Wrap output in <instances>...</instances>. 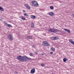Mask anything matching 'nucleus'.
<instances>
[{"label":"nucleus","mask_w":74,"mask_h":74,"mask_svg":"<svg viewBox=\"0 0 74 74\" xmlns=\"http://www.w3.org/2000/svg\"><path fill=\"white\" fill-rule=\"evenodd\" d=\"M4 24L5 25L7 26H8V27H10V24H8L6 23H5Z\"/></svg>","instance_id":"nucleus-19"},{"label":"nucleus","mask_w":74,"mask_h":74,"mask_svg":"<svg viewBox=\"0 0 74 74\" xmlns=\"http://www.w3.org/2000/svg\"><path fill=\"white\" fill-rule=\"evenodd\" d=\"M48 48H49V47H48Z\"/></svg>","instance_id":"nucleus-31"},{"label":"nucleus","mask_w":74,"mask_h":74,"mask_svg":"<svg viewBox=\"0 0 74 74\" xmlns=\"http://www.w3.org/2000/svg\"><path fill=\"white\" fill-rule=\"evenodd\" d=\"M64 30H65V31H66V32H67L68 33H70V30L66 29H64Z\"/></svg>","instance_id":"nucleus-10"},{"label":"nucleus","mask_w":74,"mask_h":74,"mask_svg":"<svg viewBox=\"0 0 74 74\" xmlns=\"http://www.w3.org/2000/svg\"><path fill=\"white\" fill-rule=\"evenodd\" d=\"M50 8L51 10H53V9L54 8L53 7V6H51L50 7Z\"/></svg>","instance_id":"nucleus-20"},{"label":"nucleus","mask_w":74,"mask_h":74,"mask_svg":"<svg viewBox=\"0 0 74 74\" xmlns=\"http://www.w3.org/2000/svg\"><path fill=\"white\" fill-rule=\"evenodd\" d=\"M23 12H24V13H25V12H26V11H25V10H23Z\"/></svg>","instance_id":"nucleus-24"},{"label":"nucleus","mask_w":74,"mask_h":74,"mask_svg":"<svg viewBox=\"0 0 74 74\" xmlns=\"http://www.w3.org/2000/svg\"><path fill=\"white\" fill-rule=\"evenodd\" d=\"M25 59H27H27H28V60H31L32 59L30 58H28V57H26H26H25Z\"/></svg>","instance_id":"nucleus-17"},{"label":"nucleus","mask_w":74,"mask_h":74,"mask_svg":"<svg viewBox=\"0 0 74 74\" xmlns=\"http://www.w3.org/2000/svg\"><path fill=\"white\" fill-rule=\"evenodd\" d=\"M49 32L51 33H56L59 31V30L54 28H50L48 29Z\"/></svg>","instance_id":"nucleus-2"},{"label":"nucleus","mask_w":74,"mask_h":74,"mask_svg":"<svg viewBox=\"0 0 74 74\" xmlns=\"http://www.w3.org/2000/svg\"><path fill=\"white\" fill-rule=\"evenodd\" d=\"M31 3H32L33 6H34L35 7H37V6L38 7V4L37 1H32L31 2Z\"/></svg>","instance_id":"nucleus-4"},{"label":"nucleus","mask_w":74,"mask_h":74,"mask_svg":"<svg viewBox=\"0 0 74 74\" xmlns=\"http://www.w3.org/2000/svg\"><path fill=\"white\" fill-rule=\"evenodd\" d=\"M25 6L27 8V9H28V10H30V6H28V5L27 4H25Z\"/></svg>","instance_id":"nucleus-6"},{"label":"nucleus","mask_w":74,"mask_h":74,"mask_svg":"<svg viewBox=\"0 0 74 74\" xmlns=\"http://www.w3.org/2000/svg\"><path fill=\"white\" fill-rule=\"evenodd\" d=\"M42 45L45 47H49L50 46V43L48 42L45 41L43 42Z\"/></svg>","instance_id":"nucleus-3"},{"label":"nucleus","mask_w":74,"mask_h":74,"mask_svg":"<svg viewBox=\"0 0 74 74\" xmlns=\"http://www.w3.org/2000/svg\"><path fill=\"white\" fill-rule=\"evenodd\" d=\"M41 65L42 67H44V66H45V65L43 63L41 64Z\"/></svg>","instance_id":"nucleus-22"},{"label":"nucleus","mask_w":74,"mask_h":74,"mask_svg":"<svg viewBox=\"0 0 74 74\" xmlns=\"http://www.w3.org/2000/svg\"><path fill=\"white\" fill-rule=\"evenodd\" d=\"M10 27H12V25H10Z\"/></svg>","instance_id":"nucleus-26"},{"label":"nucleus","mask_w":74,"mask_h":74,"mask_svg":"<svg viewBox=\"0 0 74 74\" xmlns=\"http://www.w3.org/2000/svg\"><path fill=\"white\" fill-rule=\"evenodd\" d=\"M30 17L32 19H34V18H36V16L32 15Z\"/></svg>","instance_id":"nucleus-14"},{"label":"nucleus","mask_w":74,"mask_h":74,"mask_svg":"<svg viewBox=\"0 0 74 74\" xmlns=\"http://www.w3.org/2000/svg\"><path fill=\"white\" fill-rule=\"evenodd\" d=\"M24 16H28V14L26 13H24Z\"/></svg>","instance_id":"nucleus-21"},{"label":"nucleus","mask_w":74,"mask_h":74,"mask_svg":"<svg viewBox=\"0 0 74 74\" xmlns=\"http://www.w3.org/2000/svg\"><path fill=\"white\" fill-rule=\"evenodd\" d=\"M29 55L31 56H33V53H29Z\"/></svg>","instance_id":"nucleus-23"},{"label":"nucleus","mask_w":74,"mask_h":74,"mask_svg":"<svg viewBox=\"0 0 74 74\" xmlns=\"http://www.w3.org/2000/svg\"><path fill=\"white\" fill-rule=\"evenodd\" d=\"M35 54H36V55H37V52H36Z\"/></svg>","instance_id":"nucleus-27"},{"label":"nucleus","mask_w":74,"mask_h":74,"mask_svg":"<svg viewBox=\"0 0 74 74\" xmlns=\"http://www.w3.org/2000/svg\"><path fill=\"white\" fill-rule=\"evenodd\" d=\"M59 38H58V37L57 36L56 37H52V40H58Z\"/></svg>","instance_id":"nucleus-8"},{"label":"nucleus","mask_w":74,"mask_h":74,"mask_svg":"<svg viewBox=\"0 0 74 74\" xmlns=\"http://www.w3.org/2000/svg\"><path fill=\"white\" fill-rule=\"evenodd\" d=\"M27 37L28 39H32V36H27Z\"/></svg>","instance_id":"nucleus-13"},{"label":"nucleus","mask_w":74,"mask_h":74,"mask_svg":"<svg viewBox=\"0 0 74 74\" xmlns=\"http://www.w3.org/2000/svg\"><path fill=\"white\" fill-rule=\"evenodd\" d=\"M31 73L32 74H33L34 73H35V69L33 68L32 69L31 71Z\"/></svg>","instance_id":"nucleus-7"},{"label":"nucleus","mask_w":74,"mask_h":74,"mask_svg":"<svg viewBox=\"0 0 74 74\" xmlns=\"http://www.w3.org/2000/svg\"><path fill=\"white\" fill-rule=\"evenodd\" d=\"M51 51H55V49L53 47H51Z\"/></svg>","instance_id":"nucleus-12"},{"label":"nucleus","mask_w":74,"mask_h":74,"mask_svg":"<svg viewBox=\"0 0 74 74\" xmlns=\"http://www.w3.org/2000/svg\"><path fill=\"white\" fill-rule=\"evenodd\" d=\"M68 59L66 58H64L63 59V60L64 62H66L67 60H68Z\"/></svg>","instance_id":"nucleus-11"},{"label":"nucleus","mask_w":74,"mask_h":74,"mask_svg":"<svg viewBox=\"0 0 74 74\" xmlns=\"http://www.w3.org/2000/svg\"><path fill=\"white\" fill-rule=\"evenodd\" d=\"M13 36L12 34H10V41H12L13 40Z\"/></svg>","instance_id":"nucleus-5"},{"label":"nucleus","mask_w":74,"mask_h":74,"mask_svg":"<svg viewBox=\"0 0 74 74\" xmlns=\"http://www.w3.org/2000/svg\"><path fill=\"white\" fill-rule=\"evenodd\" d=\"M26 56H18L17 57V59L18 60L21 61V62H27V60L25 59Z\"/></svg>","instance_id":"nucleus-1"},{"label":"nucleus","mask_w":74,"mask_h":74,"mask_svg":"<svg viewBox=\"0 0 74 74\" xmlns=\"http://www.w3.org/2000/svg\"><path fill=\"white\" fill-rule=\"evenodd\" d=\"M31 26L32 27H34V24L32 23L31 24Z\"/></svg>","instance_id":"nucleus-16"},{"label":"nucleus","mask_w":74,"mask_h":74,"mask_svg":"<svg viewBox=\"0 0 74 74\" xmlns=\"http://www.w3.org/2000/svg\"><path fill=\"white\" fill-rule=\"evenodd\" d=\"M49 15L50 16H52V15H53V12H51L49 13Z\"/></svg>","instance_id":"nucleus-15"},{"label":"nucleus","mask_w":74,"mask_h":74,"mask_svg":"<svg viewBox=\"0 0 74 74\" xmlns=\"http://www.w3.org/2000/svg\"><path fill=\"white\" fill-rule=\"evenodd\" d=\"M0 11H4V9L3 8L1 7L0 6Z\"/></svg>","instance_id":"nucleus-18"},{"label":"nucleus","mask_w":74,"mask_h":74,"mask_svg":"<svg viewBox=\"0 0 74 74\" xmlns=\"http://www.w3.org/2000/svg\"><path fill=\"white\" fill-rule=\"evenodd\" d=\"M50 54H51V55H52V54H53V52H50Z\"/></svg>","instance_id":"nucleus-25"},{"label":"nucleus","mask_w":74,"mask_h":74,"mask_svg":"<svg viewBox=\"0 0 74 74\" xmlns=\"http://www.w3.org/2000/svg\"><path fill=\"white\" fill-rule=\"evenodd\" d=\"M16 73H17V72H16Z\"/></svg>","instance_id":"nucleus-30"},{"label":"nucleus","mask_w":74,"mask_h":74,"mask_svg":"<svg viewBox=\"0 0 74 74\" xmlns=\"http://www.w3.org/2000/svg\"><path fill=\"white\" fill-rule=\"evenodd\" d=\"M9 37H10V35H9L8 36V38H9Z\"/></svg>","instance_id":"nucleus-28"},{"label":"nucleus","mask_w":74,"mask_h":74,"mask_svg":"<svg viewBox=\"0 0 74 74\" xmlns=\"http://www.w3.org/2000/svg\"><path fill=\"white\" fill-rule=\"evenodd\" d=\"M19 18H21L22 20H26V18H24V17L23 16H20Z\"/></svg>","instance_id":"nucleus-9"},{"label":"nucleus","mask_w":74,"mask_h":74,"mask_svg":"<svg viewBox=\"0 0 74 74\" xmlns=\"http://www.w3.org/2000/svg\"><path fill=\"white\" fill-rule=\"evenodd\" d=\"M42 55H44V54H42Z\"/></svg>","instance_id":"nucleus-29"}]
</instances>
